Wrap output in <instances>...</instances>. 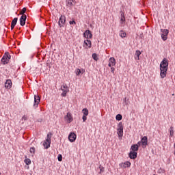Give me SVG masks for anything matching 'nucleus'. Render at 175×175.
Segmentation results:
<instances>
[{"mask_svg":"<svg viewBox=\"0 0 175 175\" xmlns=\"http://www.w3.org/2000/svg\"><path fill=\"white\" fill-rule=\"evenodd\" d=\"M31 154H35V148L32 147L30 148Z\"/></svg>","mask_w":175,"mask_h":175,"instance_id":"nucleus-34","label":"nucleus"},{"mask_svg":"<svg viewBox=\"0 0 175 175\" xmlns=\"http://www.w3.org/2000/svg\"><path fill=\"white\" fill-rule=\"evenodd\" d=\"M82 120L83 122H85L87 121V116L83 115L82 117Z\"/></svg>","mask_w":175,"mask_h":175,"instance_id":"nucleus-35","label":"nucleus"},{"mask_svg":"<svg viewBox=\"0 0 175 175\" xmlns=\"http://www.w3.org/2000/svg\"><path fill=\"white\" fill-rule=\"evenodd\" d=\"M64 120L68 124H70V122H72V121H73V117L72 116V113H70V112H68L66 116H64Z\"/></svg>","mask_w":175,"mask_h":175,"instance_id":"nucleus-7","label":"nucleus"},{"mask_svg":"<svg viewBox=\"0 0 175 175\" xmlns=\"http://www.w3.org/2000/svg\"><path fill=\"white\" fill-rule=\"evenodd\" d=\"M27 21V15H22L20 18V25L22 27L25 25V21Z\"/></svg>","mask_w":175,"mask_h":175,"instance_id":"nucleus-12","label":"nucleus"},{"mask_svg":"<svg viewBox=\"0 0 175 175\" xmlns=\"http://www.w3.org/2000/svg\"><path fill=\"white\" fill-rule=\"evenodd\" d=\"M170 136H173V135H174V131H173V127L170 128Z\"/></svg>","mask_w":175,"mask_h":175,"instance_id":"nucleus-31","label":"nucleus"},{"mask_svg":"<svg viewBox=\"0 0 175 175\" xmlns=\"http://www.w3.org/2000/svg\"><path fill=\"white\" fill-rule=\"evenodd\" d=\"M135 146H137V148H139V147H140V146H142V142H138L137 144H135Z\"/></svg>","mask_w":175,"mask_h":175,"instance_id":"nucleus-38","label":"nucleus"},{"mask_svg":"<svg viewBox=\"0 0 175 175\" xmlns=\"http://www.w3.org/2000/svg\"><path fill=\"white\" fill-rule=\"evenodd\" d=\"M92 57L93 59H94V61H98V55H96V53H93L92 55Z\"/></svg>","mask_w":175,"mask_h":175,"instance_id":"nucleus-28","label":"nucleus"},{"mask_svg":"<svg viewBox=\"0 0 175 175\" xmlns=\"http://www.w3.org/2000/svg\"><path fill=\"white\" fill-rule=\"evenodd\" d=\"M76 137H77V135L76 134H75V133H70L68 135V140L71 143H73V142L76 141Z\"/></svg>","mask_w":175,"mask_h":175,"instance_id":"nucleus-11","label":"nucleus"},{"mask_svg":"<svg viewBox=\"0 0 175 175\" xmlns=\"http://www.w3.org/2000/svg\"><path fill=\"white\" fill-rule=\"evenodd\" d=\"M84 38L85 39H92V33H91V31L90 30H86L85 33H83Z\"/></svg>","mask_w":175,"mask_h":175,"instance_id":"nucleus-13","label":"nucleus"},{"mask_svg":"<svg viewBox=\"0 0 175 175\" xmlns=\"http://www.w3.org/2000/svg\"><path fill=\"white\" fill-rule=\"evenodd\" d=\"M116 118L117 121H121V120H122V116L121 114H118L116 115Z\"/></svg>","mask_w":175,"mask_h":175,"instance_id":"nucleus-26","label":"nucleus"},{"mask_svg":"<svg viewBox=\"0 0 175 175\" xmlns=\"http://www.w3.org/2000/svg\"><path fill=\"white\" fill-rule=\"evenodd\" d=\"M161 32H162L161 38L163 39V40H167V35H169V30L166 29H161Z\"/></svg>","mask_w":175,"mask_h":175,"instance_id":"nucleus-6","label":"nucleus"},{"mask_svg":"<svg viewBox=\"0 0 175 175\" xmlns=\"http://www.w3.org/2000/svg\"><path fill=\"white\" fill-rule=\"evenodd\" d=\"M120 166H123V167H129L131 166V162L126 161L124 163L120 164Z\"/></svg>","mask_w":175,"mask_h":175,"instance_id":"nucleus-21","label":"nucleus"},{"mask_svg":"<svg viewBox=\"0 0 175 175\" xmlns=\"http://www.w3.org/2000/svg\"><path fill=\"white\" fill-rule=\"evenodd\" d=\"M40 103V98L39 96H34V104H33V107L34 109H36L38 106H39V103Z\"/></svg>","mask_w":175,"mask_h":175,"instance_id":"nucleus-9","label":"nucleus"},{"mask_svg":"<svg viewBox=\"0 0 175 175\" xmlns=\"http://www.w3.org/2000/svg\"><path fill=\"white\" fill-rule=\"evenodd\" d=\"M5 88H8V90H10L12 88V81L10 79H8L6 82L5 83Z\"/></svg>","mask_w":175,"mask_h":175,"instance_id":"nucleus-19","label":"nucleus"},{"mask_svg":"<svg viewBox=\"0 0 175 175\" xmlns=\"http://www.w3.org/2000/svg\"><path fill=\"white\" fill-rule=\"evenodd\" d=\"M61 90L63 92L62 93V96H63V97L66 96V94H68L69 92V88H68V85H66V84L62 85L61 86Z\"/></svg>","mask_w":175,"mask_h":175,"instance_id":"nucleus-5","label":"nucleus"},{"mask_svg":"<svg viewBox=\"0 0 175 175\" xmlns=\"http://www.w3.org/2000/svg\"><path fill=\"white\" fill-rule=\"evenodd\" d=\"M84 44H85V46H86V49H91V47L92 46L91 40H85L84 41L83 47H84Z\"/></svg>","mask_w":175,"mask_h":175,"instance_id":"nucleus-16","label":"nucleus"},{"mask_svg":"<svg viewBox=\"0 0 175 175\" xmlns=\"http://www.w3.org/2000/svg\"><path fill=\"white\" fill-rule=\"evenodd\" d=\"M116 59L114 57H110L109 59V64H108V66L109 68H111L113 66H116Z\"/></svg>","mask_w":175,"mask_h":175,"instance_id":"nucleus-10","label":"nucleus"},{"mask_svg":"<svg viewBox=\"0 0 175 175\" xmlns=\"http://www.w3.org/2000/svg\"><path fill=\"white\" fill-rule=\"evenodd\" d=\"M65 23H66V18L65 16L62 15L59 19V25L60 28L65 25Z\"/></svg>","mask_w":175,"mask_h":175,"instance_id":"nucleus-8","label":"nucleus"},{"mask_svg":"<svg viewBox=\"0 0 175 175\" xmlns=\"http://www.w3.org/2000/svg\"><path fill=\"white\" fill-rule=\"evenodd\" d=\"M111 72L113 75H115L116 68L114 67H111Z\"/></svg>","mask_w":175,"mask_h":175,"instance_id":"nucleus-33","label":"nucleus"},{"mask_svg":"<svg viewBox=\"0 0 175 175\" xmlns=\"http://www.w3.org/2000/svg\"><path fill=\"white\" fill-rule=\"evenodd\" d=\"M141 54H142V52H140V51H136L134 56L135 59H136L137 61H140Z\"/></svg>","mask_w":175,"mask_h":175,"instance_id":"nucleus-18","label":"nucleus"},{"mask_svg":"<svg viewBox=\"0 0 175 175\" xmlns=\"http://www.w3.org/2000/svg\"><path fill=\"white\" fill-rule=\"evenodd\" d=\"M27 118H28L25 115L22 117V120H23V121H27Z\"/></svg>","mask_w":175,"mask_h":175,"instance_id":"nucleus-36","label":"nucleus"},{"mask_svg":"<svg viewBox=\"0 0 175 175\" xmlns=\"http://www.w3.org/2000/svg\"><path fill=\"white\" fill-rule=\"evenodd\" d=\"M120 36L121 38H126V33L122 30L120 31Z\"/></svg>","mask_w":175,"mask_h":175,"instance_id":"nucleus-23","label":"nucleus"},{"mask_svg":"<svg viewBox=\"0 0 175 175\" xmlns=\"http://www.w3.org/2000/svg\"><path fill=\"white\" fill-rule=\"evenodd\" d=\"M125 16L124 15V12H121V14H120V24L121 25H124V24H125Z\"/></svg>","mask_w":175,"mask_h":175,"instance_id":"nucleus-15","label":"nucleus"},{"mask_svg":"<svg viewBox=\"0 0 175 175\" xmlns=\"http://www.w3.org/2000/svg\"><path fill=\"white\" fill-rule=\"evenodd\" d=\"M141 143L142 144V146H147L148 143V139L147 138L146 136H144L141 139Z\"/></svg>","mask_w":175,"mask_h":175,"instance_id":"nucleus-17","label":"nucleus"},{"mask_svg":"<svg viewBox=\"0 0 175 175\" xmlns=\"http://www.w3.org/2000/svg\"><path fill=\"white\" fill-rule=\"evenodd\" d=\"M75 0H68L67 1V6H69L70 8H72L73 6V3H75Z\"/></svg>","mask_w":175,"mask_h":175,"instance_id":"nucleus-22","label":"nucleus"},{"mask_svg":"<svg viewBox=\"0 0 175 175\" xmlns=\"http://www.w3.org/2000/svg\"><path fill=\"white\" fill-rule=\"evenodd\" d=\"M80 73H84V70L81 71V70L79 68L77 69V72H76L77 76H79Z\"/></svg>","mask_w":175,"mask_h":175,"instance_id":"nucleus-29","label":"nucleus"},{"mask_svg":"<svg viewBox=\"0 0 175 175\" xmlns=\"http://www.w3.org/2000/svg\"><path fill=\"white\" fill-rule=\"evenodd\" d=\"M82 113L83 114V116H88V113H89V111H88V109L87 108H84L83 110H82Z\"/></svg>","mask_w":175,"mask_h":175,"instance_id":"nucleus-24","label":"nucleus"},{"mask_svg":"<svg viewBox=\"0 0 175 175\" xmlns=\"http://www.w3.org/2000/svg\"><path fill=\"white\" fill-rule=\"evenodd\" d=\"M18 20V18H14L12 20L11 24H12V25H16L17 24Z\"/></svg>","mask_w":175,"mask_h":175,"instance_id":"nucleus-27","label":"nucleus"},{"mask_svg":"<svg viewBox=\"0 0 175 175\" xmlns=\"http://www.w3.org/2000/svg\"><path fill=\"white\" fill-rule=\"evenodd\" d=\"M103 172H105V167H100V173H103Z\"/></svg>","mask_w":175,"mask_h":175,"instance_id":"nucleus-37","label":"nucleus"},{"mask_svg":"<svg viewBox=\"0 0 175 175\" xmlns=\"http://www.w3.org/2000/svg\"><path fill=\"white\" fill-rule=\"evenodd\" d=\"M1 174V173L0 172V175Z\"/></svg>","mask_w":175,"mask_h":175,"instance_id":"nucleus-41","label":"nucleus"},{"mask_svg":"<svg viewBox=\"0 0 175 175\" xmlns=\"http://www.w3.org/2000/svg\"><path fill=\"white\" fill-rule=\"evenodd\" d=\"M129 157L131 159H136V158H137V152L130 151Z\"/></svg>","mask_w":175,"mask_h":175,"instance_id":"nucleus-14","label":"nucleus"},{"mask_svg":"<svg viewBox=\"0 0 175 175\" xmlns=\"http://www.w3.org/2000/svg\"><path fill=\"white\" fill-rule=\"evenodd\" d=\"M169 66V61L164 58L160 64V76L161 79H165L167 75V68Z\"/></svg>","mask_w":175,"mask_h":175,"instance_id":"nucleus-1","label":"nucleus"},{"mask_svg":"<svg viewBox=\"0 0 175 175\" xmlns=\"http://www.w3.org/2000/svg\"><path fill=\"white\" fill-rule=\"evenodd\" d=\"M27 12V8H23L21 11L20 12V14H22V16L25 15L24 13Z\"/></svg>","mask_w":175,"mask_h":175,"instance_id":"nucleus-30","label":"nucleus"},{"mask_svg":"<svg viewBox=\"0 0 175 175\" xmlns=\"http://www.w3.org/2000/svg\"><path fill=\"white\" fill-rule=\"evenodd\" d=\"M14 27H16L15 25H12V24H11V29H12V30L14 29Z\"/></svg>","mask_w":175,"mask_h":175,"instance_id":"nucleus-40","label":"nucleus"},{"mask_svg":"<svg viewBox=\"0 0 175 175\" xmlns=\"http://www.w3.org/2000/svg\"><path fill=\"white\" fill-rule=\"evenodd\" d=\"M57 159H58L59 162H62V154H59L58 157H57Z\"/></svg>","mask_w":175,"mask_h":175,"instance_id":"nucleus-32","label":"nucleus"},{"mask_svg":"<svg viewBox=\"0 0 175 175\" xmlns=\"http://www.w3.org/2000/svg\"><path fill=\"white\" fill-rule=\"evenodd\" d=\"M70 24L72 25V24H76V22L75 21H70Z\"/></svg>","mask_w":175,"mask_h":175,"instance_id":"nucleus-39","label":"nucleus"},{"mask_svg":"<svg viewBox=\"0 0 175 175\" xmlns=\"http://www.w3.org/2000/svg\"><path fill=\"white\" fill-rule=\"evenodd\" d=\"M117 131L119 137H122L124 135V126L122 125V122H119Z\"/></svg>","mask_w":175,"mask_h":175,"instance_id":"nucleus-4","label":"nucleus"},{"mask_svg":"<svg viewBox=\"0 0 175 175\" xmlns=\"http://www.w3.org/2000/svg\"><path fill=\"white\" fill-rule=\"evenodd\" d=\"M10 58H12V56L9 52H5L1 61L3 65H6V64H9V59Z\"/></svg>","mask_w":175,"mask_h":175,"instance_id":"nucleus-3","label":"nucleus"},{"mask_svg":"<svg viewBox=\"0 0 175 175\" xmlns=\"http://www.w3.org/2000/svg\"><path fill=\"white\" fill-rule=\"evenodd\" d=\"M26 165H31V159H28V158H26L24 161Z\"/></svg>","mask_w":175,"mask_h":175,"instance_id":"nucleus-25","label":"nucleus"},{"mask_svg":"<svg viewBox=\"0 0 175 175\" xmlns=\"http://www.w3.org/2000/svg\"><path fill=\"white\" fill-rule=\"evenodd\" d=\"M51 136H53V134L49 133L47 134L46 139L43 143V146L46 149L50 148V144H51Z\"/></svg>","mask_w":175,"mask_h":175,"instance_id":"nucleus-2","label":"nucleus"},{"mask_svg":"<svg viewBox=\"0 0 175 175\" xmlns=\"http://www.w3.org/2000/svg\"><path fill=\"white\" fill-rule=\"evenodd\" d=\"M131 151L136 152L137 151H139V148L137 147V145L133 144L131 147Z\"/></svg>","mask_w":175,"mask_h":175,"instance_id":"nucleus-20","label":"nucleus"}]
</instances>
